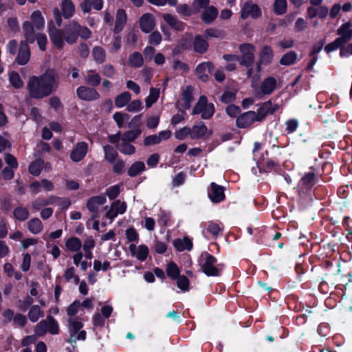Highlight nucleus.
<instances>
[{
  "instance_id": "nucleus-1",
  "label": "nucleus",
  "mask_w": 352,
  "mask_h": 352,
  "mask_svg": "<svg viewBox=\"0 0 352 352\" xmlns=\"http://www.w3.org/2000/svg\"><path fill=\"white\" fill-rule=\"evenodd\" d=\"M59 85V76L54 69H47L43 75L30 78L27 89L30 96L36 99L47 97L56 91Z\"/></svg>"
},
{
  "instance_id": "nucleus-2",
  "label": "nucleus",
  "mask_w": 352,
  "mask_h": 352,
  "mask_svg": "<svg viewBox=\"0 0 352 352\" xmlns=\"http://www.w3.org/2000/svg\"><path fill=\"white\" fill-rule=\"evenodd\" d=\"M34 332L37 336H43L47 332L56 335L59 333V325L54 317L47 316L45 320L40 321L35 326Z\"/></svg>"
},
{
  "instance_id": "nucleus-3",
  "label": "nucleus",
  "mask_w": 352,
  "mask_h": 352,
  "mask_svg": "<svg viewBox=\"0 0 352 352\" xmlns=\"http://www.w3.org/2000/svg\"><path fill=\"white\" fill-rule=\"evenodd\" d=\"M214 113V106L208 101L206 96H201L192 109L193 115L200 114L202 119H210Z\"/></svg>"
},
{
  "instance_id": "nucleus-4",
  "label": "nucleus",
  "mask_w": 352,
  "mask_h": 352,
  "mask_svg": "<svg viewBox=\"0 0 352 352\" xmlns=\"http://www.w3.org/2000/svg\"><path fill=\"white\" fill-rule=\"evenodd\" d=\"M241 56H239V63L245 67H252L255 60L256 47L251 43H243L239 47Z\"/></svg>"
},
{
  "instance_id": "nucleus-5",
  "label": "nucleus",
  "mask_w": 352,
  "mask_h": 352,
  "mask_svg": "<svg viewBox=\"0 0 352 352\" xmlns=\"http://www.w3.org/2000/svg\"><path fill=\"white\" fill-rule=\"evenodd\" d=\"M199 263L202 271L207 276H218L219 270L216 267L217 259L208 252L201 254Z\"/></svg>"
},
{
  "instance_id": "nucleus-6",
  "label": "nucleus",
  "mask_w": 352,
  "mask_h": 352,
  "mask_svg": "<svg viewBox=\"0 0 352 352\" xmlns=\"http://www.w3.org/2000/svg\"><path fill=\"white\" fill-rule=\"evenodd\" d=\"M274 52L269 45L263 46L258 53V60L256 63L257 71L261 70V66L270 64L273 60Z\"/></svg>"
},
{
  "instance_id": "nucleus-7",
  "label": "nucleus",
  "mask_w": 352,
  "mask_h": 352,
  "mask_svg": "<svg viewBox=\"0 0 352 352\" xmlns=\"http://www.w3.org/2000/svg\"><path fill=\"white\" fill-rule=\"evenodd\" d=\"M126 210V204L120 200H116L111 203L109 209L106 212V218L113 221L118 214H124Z\"/></svg>"
},
{
  "instance_id": "nucleus-8",
  "label": "nucleus",
  "mask_w": 352,
  "mask_h": 352,
  "mask_svg": "<svg viewBox=\"0 0 352 352\" xmlns=\"http://www.w3.org/2000/svg\"><path fill=\"white\" fill-rule=\"evenodd\" d=\"M88 151V144L85 142L77 143L70 153V159L74 162L81 161L86 155Z\"/></svg>"
},
{
  "instance_id": "nucleus-9",
  "label": "nucleus",
  "mask_w": 352,
  "mask_h": 352,
  "mask_svg": "<svg viewBox=\"0 0 352 352\" xmlns=\"http://www.w3.org/2000/svg\"><path fill=\"white\" fill-rule=\"evenodd\" d=\"M261 14V9L256 4L252 2H247L244 4L242 8L241 17L243 19H245L248 17L256 19L259 17Z\"/></svg>"
},
{
  "instance_id": "nucleus-10",
  "label": "nucleus",
  "mask_w": 352,
  "mask_h": 352,
  "mask_svg": "<svg viewBox=\"0 0 352 352\" xmlns=\"http://www.w3.org/2000/svg\"><path fill=\"white\" fill-rule=\"evenodd\" d=\"M337 38L342 45L346 44L352 38L351 23L346 22L340 25L337 30Z\"/></svg>"
},
{
  "instance_id": "nucleus-11",
  "label": "nucleus",
  "mask_w": 352,
  "mask_h": 352,
  "mask_svg": "<svg viewBox=\"0 0 352 352\" xmlns=\"http://www.w3.org/2000/svg\"><path fill=\"white\" fill-rule=\"evenodd\" d=\"M77 96L83 100L91 101L100 98L98 91L91 87L81 86L76 89Z\"/></svg>"
},
{
  "instance_id": "nucleus-12",
  "label": "nucleus",
  "mask_w": 352,
  "mask_h": 352,
  "mask_svg": "<svg viewBox=\"0 0 352 352\" xmlns=\"http://www.w3.org/2000/svg\"><path fill=\"white\" fill-rule=\"evenodd\" d=\"M208 197L214 203H219L225 198L223 188L212 182L208 189Z\"/></svg>"
},
{
  "instance_id": "nucleus-13",
  "label": "nucleus",
  "mask_w": 352,
  "mask_h": 352,
  "mask_svg": "<svg viewBox=\"0 0 352 352\" xmlns=\"http://www.w3.org/2000/svg\"><path fill=\"white\" fill-rule=\"evenodd\" d=\"M213 69L211 62H203L197 66L195 74L201 81L206 82L208 80V73H210Z\"/></svg>"
},
{
  "instance_id": "nucleus-14",
  "label": "nucleus",
  "mask_w": 352,
  "mask_h": 352,
  "mask_svg": "<svg viewBox=\"0 0 352 352\" xmlns=\"http://www.w3.org/2000/svg\"><path fill=\"white\" fill-rule=\"evenodd\" d=\"M255 111H249L241 116H239L236 120V126L239 128H246L256 121Z\"/></svg>"
},
{
  "instance_id": "nucleus-15",
  "label": "nucleus",
  "mask_w": 352,
  "mask_h": 352,
  "mask_svg": "<svg viewBox=\"0 0 352 352\" xmlns=\"http://www.w3.org/2000/svg\"><path fill=\"white\" fill-rule=\"evenodd\" d=\"M49 36L51 41L58 49L63 47V32L61 30L56 28L54 25L49 27Z\"/></svg>"
},
{
  "instance_id": "nucleus-16",
  "label": "nucleus",
  "mask_w": 352,
  "mask_h": 352,
  "mask_svg": "<svg viewBox=\"0 0 352 352\" xmlns=\"http://www.w3.org/2000/svg\"><path fill=\"white\" fill-rule=\"evenodd\" d=\"M58 201H60V197L50 196L47 198H38L32 201L31 205L33 210L38 211L48 205L56 204Z\"/></svg>"
},
{
  "instance_id": "nucleus-17",
  "label": "nucleus",
  "mask_w": 352,
  "mask_h": 352,
  "mask_svg": "<svg viewBox=\"0 0 352 352\" xmlns=\"http://www.w3.org/2000/svg\"><path fill=\"white\" fill-rule=\"evenodd\" d=\"M162 19L173 29L177 31H182L185 29L186 24L179 21L177 16L169 13H164L162 14Z\"/></svg>"
},
{
  "instance_id": "nucleus-18",
  "label": "nucleus",
  "mask_w": 352,
  "mask_h": 352,
  "mask_svg": "<svg viewBox=\"0 0 352 352\" xmlns=\"http://www.w3.org/2000/svg\"><path fill=\"white\" fill-rule=\"evenodd\" d=\"M129 249L132 256L136 257L141 261L146 259L148 254V248L146 245H141L137 247L135 244H131Z\"/></svg>"
},
{
  "instance_id": "nucleus-19",
  "label": "nucleus",
  "mask_w": 352,
  "mask_h": 352,
  "mask_svg": "<svg viewBox=\"0 0 352 352\" xmlns=\"http://www.w3.org/2000/svg\"><path fill=\"white\" fill-rule=\"evenodd\" d=\"M155 26V19L151 14H144L141 16L140 19V27L144 32H150L153 30Z\"/></svg>"
},
{
  "instance_id": "nucleus-20",
  "label": "nucleus",
  "mask_w": 352,
  "mask_h": 352,
  "mask_svg": "<svg viewBox=\"0 0 352 352\" xmlns=\"http://www.w3.org/2000/svg\"><path fill=\"white\" fill-rule=\"evenodd\" d=\"M107 201L105 195H100L90 197L86 204V206L89 212H96L98 210L100 206L104 204Z\"/></svg>"
},
{
  "instance_id": "nucleus-21",
  "label": "nucleus",
  "mask_w": 352,
  "mask_h": 352,
  "mask_svg": "<svg viewBox=\"0 0 352 352\" xmlns=\"http://www.w3.org/2000/svg\"><path fill=\"white\" fill-rule=\"evenodd\" d=\"M30 50L28 45L25 42H21L16 61L21 65H25L30 59Z\"/></svg>"
},
{
  "instance_id": "nucleus-22",
  "label": "nucleus",
  "mask_w": 352,
  "mask_h": 352,
  "mask_svg": "<svg viewBox=\"0 0 352 352\" xmlns=\"http://www.w3.org/2000/svg\"><path fill=\"white\" fill-rule=\"evenodd\" d=\"M190 138L192 140H199L205 138L208 133V128L202 122H200L190 128Z\"/></svg>"
},
{
  "instance_id": "nucleus-23",
  "label": "nucleus",
  "mask_w": 352,
  "mask_h": 352,
  "mask_svg": "<svg viewBox=\"0 0 352 352\" xmlns=\"http://www.w3.org/2000/svg\"><path fill=\"white\" fill-rule=\"evenodd\" d=\"M192 46L195 52L203 54L208 50V43L202 35L197 34L195 36Z\"/></svg>"
},
{
  "instance_id": "nucleus-24",
  "label": "nucleus",
  "mask_w": 352,
  "mask_h": 352,
  "mask_svg": "<svg viewBox=\"0 0 352 352\" xmlns=\"http://www.w3.org/2000/svg\"><path fill=\"white\" fill-rule=\"evenodd\" d=\"M218 15L217 9L213 6H209L202 12L201 18V20L207 24L212 23Z\"/></svg>"
},
{
  "instance_id": "nucleus-25",
  "label": "nucleus",
  "mask_w": 352,
  "mask_h": 352,
  "mask_svg": "<svg viewBox=\"0 0 352 352\" xmlns=\"http://www.w3.org/2000/svg\"><path fill=\"white\" fill-rule=\"evenodd\" d=\"M127 17L124 10L118 9L116 12L114 32L118 33L123 29L126 23Z\"/></svg>"
},
{
  "instance_id": "nucleus-26",
  "label": "nucleus",
  "mask_w": 352,
  "mask_h": 352,
  "mask_svg": "<svg viewBox=\"0 0 352 352\" xmlns=\"http://www.w3.org/2000/svg\"><path fill=\"white\" fill-rule=\"evenodd\" d=\"M276 87V80L274 77H267L261 85V91L262 94H270Z\"/></svg>"
},
{
  "instance_id": "nucleus-27",
  "label": "nucleus",
  "mask_w": 352,
  "mask_h": 352,
  "mask_svg": "<svg viewBox=\"0 0 352 352\" xmlns=\"http://www.w3.org/2000/svg\"><path fill=\"white\" fill-rule=\"evenodd\" d=\"M23 32L26 40L30 43H34L36 39L34 26L30 21H25L23 23Z\"/></svg>"
},
{
  "instance_id": "nucleus-28",
  "label": "nucleus",
  "mask_w": 352,
  "mask_h": 352,
  "mask_svg": "<svg viewBox=\"0 0 352 352\" xmlns=\"http://www.w3.org/2000/svg\"><path fill=\"white\" fill-rule=\"evenodd\" d=\"M28 228L31 233L38 234L43 231V225L38 218L35 217L28 222Z\"/></svg>"
},
{
  "instance_id": "nucleus-29",
  "label": "nucleus",
  "mask_w": 352,
  "mask_h": 352,
  "mask_svg": "<svg viewBox=\"0 0 352 352\" xmlns=\"http://www.w3.org/2000/svg\"><path fill=\"white\" fill-rule=\"evenodd\" d=\"M69 336L67 342L73 344L78 340H85L86 339L87 333L84 330L78 331L76 329H68Z\"/></svg>"
},
{
  "instance_id": "nucleus-30",
  "label": "nucleus",
  "mask_w": 352,
  "mask_h": 352,
  "mask_svg": "<svg viewBox=\"0 0 352 352\" xmlns=\"http://www.w3.org/2000/svg\"><path fill=\"white\" fill-rule=\"evenodd\" d=\"M28 316L31 322H36L39 318L44 316V311L41 310L38 305H34L30 307Z\"/></svg>"
},
{
  "instance_id": "nucleus-31",
  "label": "nucleus",
  "mask_w": 352,
  "mask_h": 352,
  "mask_svg": "<svg viewBox=\"0 0 352 352\" xmlns=\"http://www.w3.org/2000/svg\"><path fill=\"white\" fill-rule=\"evenodd\" d=\"M30 19L36 30H41L45 26V19L39 10L33 12L30 16Z\"/></svg>"
},
{
  "instance_id": "nucleus-32",
  "label": "nucleus",
  "mask_w": 352,
  "mask_h": 352,
  "mask_svg": "<svg viewBox=\"0 0 352 352\" xmlns=\"http://www.w3.org/2000/svg\"><path fill=\"white\" fill-rule=\"evenodd\" d=\"M271 105V101H267L263 103L257 110V112H255L256 116V121L261 122L262 121L265 116L270 113V107Z\"/></svg>"
},
{
  "instance_id": "nucleus-33",
  "label": "nucleus",
  "mask_w": 352,
  "mask_h": 352,
  "mask_svg": "<svg viewBox=\"0 0 352 352\" xmlns=\"http://www.w3.org/2000/svg\"><path fill=\"white\" fill-rule=\"evenodd\" d=\"M175 248L178 251H184L185 250H190L192 247V241L186 237H184L183 239H176L173 242Z\"/></svg>"
},
{
  "instance_id": "nucleus-34",
  "label": "nucleus",
  "mask_w": 352,
  "mask_h": 352,
  "mask_svg": "<svg viewBox=\"0 0 352 352\" xmlns=\"http://www.w3.org/2000/svg\"><path fill=\"white\" fill-rule=\"evenodd\" d=\"M116 148L124 155H132L135 151V146L131 144L130 142L123 140L116 145Z\"/></svg>"
},
{
  "instance_id": "nucleus-35",
  "label": "nucleus",
  "mask_w": 352,
  "mask_h": 352,
  "mask_svg": "<svg viewBox=\"0 0 352 352\" xmlns=\"http://www.w3.org/2000/svg\"><path fill=\"white\" fill-rule=\"evenodd\" d=\"M44 166V161L41 159H37L32 162L29 166V172L31 175L38 176Z\"/></svg>"
},
{
  "instance_id": "nucleus-36",
  "label": "nucleus",
  "mask_w": 352,
  "mask_h": 352,
  "mask_svg": "<svg viewBox=\"0 0 352 352\" xmlns=\"http://www.w3.org/2000/svg\"><path fill=\"white\" fill-rule=\"evenodd\" d=\"M144 63L143 57L140 52L132 53L129 58V65L132 67H140Z\"/></svg>"
},
{
  "instance_id": "nucleus-37",
  "label": "nucleus",
  "mask_w": 352,
  "mask_h": 352,
  "mask_svg": "<svg viewBox=\"0 0 352 352\" xmlns=\"http://www.w3.org/2000/svg\"><path fill=\"white\" fill-rule=\"evenodd\" d=\"M131 94L128 91H124L115 98V105L118 108L123 107L131 100Z\"/></svg>"
},
{
  "instance_id": "nucleus-38",
  "label": "nucleus",
  "mask_w": 352,
  "mask_h": 352,
  "mask_svg": "<svg viewBox=\"0 0 352 352\" xmlns=\"http://www.w3.org/2000/svg\"><path fill=\"white\" fill-rule=\"evenodd\" d=\"M62 12L65 19L71 17L74 12V5L71 0H63L62 2Z\"/></svg>"
},
{
  "instance_id": "nucleus-39",
  "label": "nucleus",
  "mask_w": 352,
  "mask_h": 352,
  "mask_svg": "<svg viewBox=\"0 0 352 352\" xmlns=\"http://www.w3.org/2000/svg\"><path fill=\"white\" fill-rule=\"evenodd\" d=\"M13 215L17 220L23 221L29 217L30 213L27 208L19 206L14 209Z\"/></svg>"
},
{
  "instance_id": "nucleus-40",
  "label": "nucleus",
  "mask_w": 352,
  "mask_h": 352,
  "mask_svg": "<svg viewBox=\"0 0 352 352\" xmlns=\"http://www.w3.org/2000/svg\"><path fill=\"white\" fill-rule=\"evenodd\" d=\"M145 169L144 163L142 162H136L133 164L128 170V175L130 177H135Z\"/></svg>"
},
{
  "instance_id": "nucleus-41",
  "label": "nucleus",
  "mask_w": 352,
  "mask_h": 352,
  "mask_svg": "<svg viewBox=\"0 0 352 352\" xmlns=\"http://www.w3.org/2000/svg\"><path fill=\"white\" fill-rule=\"evenodd\" d=\"M92 56L94 59L100 64L104 63L106 58L105 51L100 46H96L93 48Z\"/></svg>"
},
{
  "instance_id": "nucleus-42",
  "label": "nucleus",
  "mask_w": 352,
  "mask_h": 352,
  "mask_svg": "<svg viewBox=\"0 0 352 352\" xmlns=\"http://www.w3.org/2000/svg\"><path fill=\"white\" fill-rule=\"evenodd\" d=\"M66 248L71 252H77L82 247L80 240L77 237H72L65 242Z\"/></svg>"
},
{
  "instance_id": "nucleus-43",
  "label": "nucleus",
  "mask_w": 352,
  "mask_h": 352,
  "mask_svg": "<svg viewBox=\"0 0 352 352\" xmlns=\"http://www.w3.org/2000/svg\"><path fill=\"white\" fill-rule=\"evenodd\" d=\"M123 185L122 184L111 186L106 189L105 194L109 199L113 200L116 199L120 193Z\"/></svg>"
},
{
  "instance_id": "nucleus-44",
  "label": "nucleus",
  "mask_w": 352,
  "mask_h": 352,
  "mask_svg": "<svg viewBox=\"0 0 352 352\" xmlns=\"http://www.w3.org/2000/svg\"><path fill=\"white\" fill-rule=\"evenodd\" d=\"M297 59V54L294 51H290L283 56L280 60V63L283 65H290L294 64Z\"/></svg>"
},
{
  "instance_id": "nucleus-45",
  "label": "nucleus",
  "mask_w": 352,
  "mask_h": 352,
  "mask_svg": "<svg viewBox=\"0 0 352 352\" xmlns=\"http://www.w3.org/2000/svg\"><path fill=\"white\" fill-rule=\"evenodd\" d=\"M192 87H188L182 93V100L185 109H188L190 107V103L193 100Z\"/></svg>"
},
{
  "instance_id": "nucleus-46",
  "label": "nucleus",
  "mask_w": 352,
  "mask_h": 352,
  "mask_svg": "<svg viewBox=\"0 0 352 352\" xmlns=\"http://www.w3.org/2000/svg\"><path fill=\"white\" fill-rule=\"evenodd\" d=\"M104 157L109 163H113L118 157L117 151L109 145L104 146Z\"/></svg>"
},
{
  "instance_id": "nucleus-47",
  "label": "nucleus",
  "mask_w": 352,
  "mask_h": 352,
  "mask_svg": "<svg viewBox=\"0 0 352 352\" xmlns=\"http://www.w3.org/2000/svg\"><path fill=\"white\" fill-rule=\"evenodd\" d=\"M287 7V0H275L274 3V12L281 15L286 12Z\"/></svg>"
},
{
  "instance_id": "nucleus-48",
  "label": "nucleus",
  "mask_w": 352,
  "mask_h": 352,
  "mask_svg": "<svg viewBox=\"0 0 352 352\" xmlns=\"http://www.w3.org/2000/svg\"><path fill=\"white\" fill-rule=\"evenodd\" d=\"M63 276L67 282L73 280L76 285L78 284L80 282L78 276L75 274V269L74 267L67 268L65 270Z\"/></svg>"
},
{
  "instance_id": "nucleus-49",
  "label": "nucleus",
  "mask_w": 352,
  "mask_h": 352,
  "mask_svg": "<svg viewBox=\"0 0 352 352\" xmlns=\"http://www.w3.org/2000/svg\"><path fill=\"white\" fill-rule=\"evenodd\" d=\"M160 90L155 88H151L149 95L146 98V107H151L158 99Z\"/></svg>"
},
{
  "instance_id": "nucleus-50",
  "label": "nucleus",
  "mask_w": 352,
  "mask_h": 352,
  "mask_svg": "<svg viewBox=\"0 0 352 352\" xmlns=\"http://www.w3.org/2000/svg\"><path fill=\"white\" fill-rule=\"evenodd\" d=\"M141 134V130L138 129L124 133L121 135V140L126 142L134 141Z\"/></svg>"
},
{
  "instance_id": "nucleus-51",
  "label": "nucleus",
  "mask_w": 352,
  "mask_h": 352,
  "mask_svg": "<svg viewBox=\"0 0 352 352\" xmlns=\"http://www.w3.org/2000/svg\"><path fill=\"white\" fill-rule=\"evenodd\" d=\"M176 11L178 14L184 16H191L195 14L193 7H190L187 4H180L176 7Z\"/></svg>"
},
{
  "instance_id": "nucleus-52",
  "label": "nucleus",
  "mask_w": 352,
  "mask_h": 352,
  "mask_svg": "<svg viewBox=\"0 0 352 352\" xmlns=\"http://www.w3.org/2000/svg\"><path fill=\"white\" fill-rule=\"evenodd\" d=\"M80 307L81 304L80 301L75 300L73 302L67 309V314L69 316V318H77L76 315L79 311Z\"/></svg>"
},
{
  "instance_id": "nucleus-53",
  "label": "nucleus",
  "mask_w": 352,
  "mask_h": 352,
  "mask_svg": "<svg viewBox=\"0 0 352 352\" xmlns=\"http://www.w3.org/2000/svg\"><path fill=\"white\" fill-rule=\"evenodd\" d=\"M85 82L89 85L96 87L101 82V78L98 74H88L85 78Z\"/></svg>"
},
{
  "instance_id": "nucleus-54",
  "label": "nucleus",
  "mask_w": 352,
  "mask_h": 352,
  "mask_svg": "<svg viewBox=\"0 0 352 352\" xmlns=\"http://www.w3.org/2000/svg\"><path fill=\"white\" fill-rule=\"evenodd\" d=\"M166 273L171 278L176 279L179 276L180 271L177 265L171 262L167 265Z\"/></svg>"
},
{
  "instance_id": "nucleus-55",
  "label": "nucleus",
  "mask_w": 352,
  "mask_h": 352,
  "mask_svg": "<svg viewBox=\"0 0 352 352\" xmlns=\"http://www.w3.org/2000/svg\"><path fill=\"white\" fill-rule=\"evenodd\" d=\"M9 80L12 85L15 88H21L23 83L18 73L12 72L9 75Z\"/></svg>"
},
{
  "instance_id": "nucleus-56",
  "label": "nucleus",
  "mask_w": 352,
  "mask_h": 352,
  "mask_svg": "<svg viewBox=\"0 0 352 352\" xmlns=\"http://www.w3.org/2000/svg\"><path fill=\"white\" fill-rule=\"evenodd\" d=\"M34 302V300L30 296H26L23 300L18 302V308L22 311H25Z\"/></svg>"
},
{
  "instance_id": "nucleus-57",
  "label": "nucleus",
  "mask_w": 352,
  "mask_h": 352,
  "mask_svg": "<svg viewBox=\"0 0 352 352\" xmlns=\"http://www.w3.org/2000/svg\"><path fill=\"white\" fill-rule=\"evenodd\" d=\"M68 329H76L78 331L81 330L83 327V323L80 318H68Z\"/></svg>"
},
{
  "instance_id": "nucleus-58",
  "label": "nucleus",
  "mask_w": 352,
  "mask_h": 352,
  "mask_svg": "<svg viewBox=\"0 0 352 352\" xmlns=\"http://www.w3.org/2000/svg\"><path fill=\"white\" fill-rule=\"evenodd\" d=\"M210 0H194L192 6L194 8L195 14L200 12L201 9H206L208 7Z\"/></svg>"
},
{
  "instance_id": "nucleus-59",
  "label": "nucleus",
  "mask_w": 352,
  "mask_h": 352,
  "mask_svg": "<svg viewBox=\"0 0 352 352\" xmlns=\"http://www.w3.org/2000/svg\"><path fill=\"white\" fill-rule=\"evenodd\" d=\"M177 287L184 292H186L189 289V280L184 275L179 276L177 278Z\"/></svg>"
},
{
  "instance_id": "nucleus-60",
  "label": "nucleus",
  "mask_w": 352,
  "mask_h": 352,
  "mask_svg": "<svg viewBox=\"0 0 352 352\" xmlns=\"http://www.w3.org/2000/svg\"><path fill=\"white\" fill-rule=\"evenodd\" d=\"M27 322L26 316L19 313L15 314L13 319L14 325L20 328L23 327L26 324Z\"/></svg>"
},
{
  "instance_id": "nucleus-61",
  "label": "nucleus",
  "mask_w": 352,
  "mask_h": 352,
  "mask_svg": "<svg viewBox=\"0 0 352 352\" xmlns=\"http://www.w3.org/2000/svg\"><path fill=\"white\" fill-rule=\"evenodd\" d=\"M205 35L207 37L218 38H221L224 36L223 31L216 28H208L205 30Z\"/></svg>"
},
{
  "instance_id": "nucleus-62",
  "label": "nucleus",
  "mask_w": 352,
  "mask_h": 352,
  "mask_svg": "<svg viewBox=\"0 0 352 352\" xmlns=\"http://www.w3.org/2000/svg\"><path fill=\"white\" fill-rule=\"evenodd\" d=\"M314 177L313 173H308L302 178L301 182L307 188H309L314 184Z\"/></svg>"
},
{
  "instance_id": "nucleus-63",
  "label": "nucleus",
  "mask_w": 352,
  "mask_h": 352,
  "mask_svg": "<svg viewBox=\"0 0 352 352\" xmlns=\"http://www.w3.org/2000/svg\"><path fill=\"white\" fill-rule=\"evenodd\" d=\"M206 230L214 237H217L218 234L221 231L220 226L214 222H209L207 225Z\"/></svg>"
},
{
  "instance_id": "nucleus-64",
  "label": "nucleus",
  "mask_w": 352,
  "mask_h": 352,
  "mask_svg": "<svg viewBox=\"0 0 352 352\" xmlns=\"http://www.w3.org/2000/svg\"><path fill=\"white\" fill-rule=\"evenodd\" d=\"M190 127L184 126L175 133V137L177 140H183L186 139L188 135L190 136Z\"/></svg>"
}]
</instances>
